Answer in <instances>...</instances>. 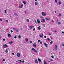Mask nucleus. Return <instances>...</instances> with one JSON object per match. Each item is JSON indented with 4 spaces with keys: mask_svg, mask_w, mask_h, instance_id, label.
I'll list each match as a JSON object with an SVG mask.
<instances>
[{
    "mask_svg": "<svg viewBox=\"0 0 64 64\" xmlns=\"http://www.w3.org/2000/svg\"><path fill=\"white\" fill-rule=\"evenodd\" d=\"M46 13H45L44 12H42V15L43 16H46Z\"/></svg>",
    "mask_w": 64,
    "mask_h": 64,
    "instance_id": "obj_1",
    "label": "nucleus"
},
{
    "mask_svg": "<svg viewBox=\"0 0 64 64\" xmlns=\"http://www.w3.org/2000/svg\"><path fill=\"white\" fill-rule=\"evenodd\" d=\"M32 51H34V52H36V53H37V51H36V50L34 48H32Z\"/></svg>",
    "mask_w": 64,
    "mask_h": 64,
    "instance_id": "obj_2",
    "label": "nucleus"
},
{
    "mask_svg": "<svg viewBox=\"0 0 64 64\" xmlns=\"http://www.w3.org/2000/svg\"><path fill=\"white\" fill-rule=\"evenodd\" d=\"M17 56H18V57H20V53H18L17 54Z\"/></svg>",
    "mask_w": 64,
    "mask_h": 64,
    "instance_id": "obj_3",
    "label": "nucleus"
},
{
    "mask_svg": "<svg viewBox=\"0 0 64 64\" xmlns=\"http://www.w3.org/2000/svg\"><path fill=\"white\" fill-rule=\"evenodd\" d=\"M3 46L4 48H5V47H8V45L6 44H5V45H3Z\"/></svg>",
    "mask_w": 64,
    "mask_h": 64,
    "instance_id": "obj_4",
    "label": "nucleus"
},
{
    "mask_svg": "<svg viewBox=\"0 0 64 64\" xmlns=\"http://www.w3.org/2000/svg\"><path fill=\"white\" fill-rule=\"evenodd\" d=\"M57 47H58V46L57 45H56L55 46V50H57Z\"/></svg>",
    "mask_w": 64,
    "mask_h": 64,
    "instance_id": "obj_5",
    "label": "nucleus"
},
{
    "mask_svg": "<svg viewBox=\"0 0 64 64\" xmlns=\"http://www.w3.org/2000/svg\"><path fill=\"white\" fill-rule=\"evenodd\" d=\"M35 63H36V64H38V62L37 60L36 59L35 60Z\"/></svg>",
    "mask_w": 64,
    "mask_h": 64,
    "instance_id": "obj_6",
    "label": "nucleus"
},
{
    "mask_svg": "<svg viewBox=\"0 0 64 64\" xmlns=\"http://www.w3.org/2000/svg\"><path fill=\"white\" fill-rule=\"evenodd\" d=\"M37 22L38 23H40V20L39 19L37 20Z\"/></svg>",
    "mask_w": 64,
    "mask_h": 64,
    "instance_id": "obj_7",
    "label": "nucleus"
},
{
    "mask_svg": "<svg viewBox=\"0 0 64 64\" xmlns=\"http://www.w3.org/2000/svg\"><path fill=\"white\" fill-rule=\"evenodd\" d=\"M34 27V26H30V29H32V28H33Z\"/></svg>",
    "mask_w": 64,
    "mask_h": 64,
    "instance_id": "obj_8",
    "label": "nucleus"
},
{
    "mask_svg": "<svg viewBox=\"0 0 64 64\" xmlns=\"http://www.w3.org/2000/svg\"><path fill=\"white\" fill-rule=\"evenodd\" d=\"M43 34H42V35H40V37H41V38H42V37H43Z\"/></svg>",
    "mask_w": 64,
    "mask_h": 64,
    "instance_id": "obj_9",
    "label": "nucleus"
},
{
    "mask_svg": "<svg viewBox=\"0 0 64 64\" xmlns=\"http://www.w3.org/2000/svg\"><path fill=\"white\" fill-rule=\"evenodd\" d=\"M18 63H21V62H22V60H19L18 61Z\"/></svg>",
    "mask_w": 64,
    "mask_h": 64,
    "instance_id": "obj_10",
    "label": "nucleus"
},
{
    "mask_svg": "<svg viewBox=\"0 0 64 64\" xmlns=\"http://www.w3.org/2000/svg\"><path fill=\"white\" fill-rule=\"evenodd\" d=\"M38 60L40 62H41V60L39 58H38Z\"/></svg>",
    "mask_w": 64,
    "mask_h": 64,
    "instance_id": "obj_11",
    "label": "nucleus"
},
{
    "mask_svg": "<svg viewBox=\"0 0 64 64\" xmlns=\"http://www.w3.org/2000/svg\"><path fill=\"white\" fill-rule=\"evenodd\" d=\"M44 44L45 46H46V47H47V44H46V43H44Z\"/></svg>",
    "mask_w": 64,
    "mask_h": 64,
    "instance_id": "obj_12",
    "label": "nucleus"
},
{
    "mask_svg": "<svg viewBox=\"0 0 64 64\" xmlns=\"http://www.w3.org/2000/svg\"><path fill=\"white\" fill-rule=\"evenodd\" d=\"M8 37H11V35L10 34H8Z\"/></svg>",
    "mask_w": 64,
    "mask_h": 64,
    "instance_id": "obj_13",
    "label": "nucleus"
},
{
    "mask_svg": "<svg viewBox=\"0 0 64 64\" xmlns=\"http://www.w3.org/2000/svg\"><path fill=\"white\" fill-rule=\"evenodd\" d=\"M25 40L26 42H28V38H26Z\"/></svg>",
    "mask_w": 64,
    "mask_h": 64,
    "instance_id": "obj_14",
    "label": "nucleus"
},
{
    "mask_svg": "<svg viewBox=\"0 0 64 64\" xmlns=\"http://www.w3.org/2000/svg\"><path fill=\"white\" fill-rule=\"evenodd\" d=\"M58 4H59L60 5H61V1H59Z\"/></svg>",
    "mask_w": 64,
    "mask_h": 64,
    "instance_id": "obj_15",
    "label": "nucleus"
},
{
    "mask_svg": "<svg viewBox=\"0 0 64 64\" xmlns=\"http://www.w3.org/2000/svg\"><path fill=\"white\" fill-rule=\"evenodd\" d=\"M6 52L7 53L8 52V49H6Z\"/></svg>",
    "mask_w": 64,
    "mask_h": 64,
    "instance_id": "obj_16",
    "label": "nucleus"
},
{
    "mask_svg": "<svg viewBox=\"0 0 64 64\" xmlns=\"http://www.w3.org/2000/svg\"><path fill=\"white\" fill-rule=\"evenodd\" d=\"M33 45L34 46H35V47H36V44H33Z\"/></svg>",
    "mask_w": 64,
    "mask_h": 64,
    "instance_id": "obj_17",
    "label": "nucleus"
},
{
    "mask_svg": "<svg viewBox=\"0 0 64 64\" xmlns=\"http://www.w3.org/2000/svg\"><path fill=\"white\" fill-rule=\"evenodd\" d=\"M40 27V26L38 27V30H40V29H41V28Z\"/></svg>",
    "mask_w": 64,
    "mask_h": 64,
    "instance_id": "obj_18",
    "label": "nucleus"
},
{
    "mask_svg": "<svg viewBox=\"0 0 64 64\" xmlns=\"http://www.w3.org/2000/svg\"><path fill=\"white\" fill-rule=\"evenodd\" d=\"M35 5H38V4L37 2H35Z\"/></svg>",
    "mask_w": 64,
    "mask_h": 64,
    "instance_id": "obj_19",
    "label": "nucleus"
},
{
    "mask_svg": "<svg viewBox=\"0 0 64 64\" xmlns=\"http://www.w3.org/2000/svg\"><path fill=\"white\" fill-rule=\"evenodd\" d=\"M42 21H43V22H45V20L44 18H43L42 19Z\"/></svg>",
    "mask_w": 64,
    "mask_h": 64,
    "instance_id": "obj_20",
    "label": "nucleus"
},
{
    "mask_svg": "<svg viewBox=\"0 0 64 64\" xmlns=\"http://www.w3.org/2000/svg\"><path fill=\"white\" fill-rule=\"evenodd\" d=\"M23 3L24 4H26V2H25V1L23 2Z\"/></svg>",
    "mask_w": 64,
    "mask_h": 64,
    "instance_id": "obj_21",
    "label": "nucleus"
},
{
    "mask_svg": "<svg viewBox=\"0 0 64 64\" xmlns=\"http://www.w3.org/2000/svg\"><path fill=\"white\" fill-rule=\"evenodd\" d=\"M44 64H47V63L45 61L44 62Z\"/></svg>",
    "mask_w": 64,
    "mask_h": 64,
    "instance_id": "obj_22",
    "label": "nucleus"
},
{
    "mask_svg": "<svg viewBox=\"0 0 64 64\" xmlns=\"http://www.w3.org/2000/svg\"><path fill=\"white\" fill-rule=\"evenodd\" d=\"M18 38L19 39H20L21 38V36L20 35L18 36Z\"/></svg>",
    "mask_w": 64,
    "mask_h": 64,
    "instance_id": "obj_23",
    "label": "nucleus"
},
{
    "mask_svg": "<svg viewBox=\"0 0 64 64\" xmlns=\"http://www.w3.org/2000/svg\"><path fill=\"white\" fill-rule=\"evenodd\" d=\"M14 15L15 16H18V15H17V14L16 13L14 14Z\"/></svg>",
    "mask_w": 64,
    "mask_h": 64,
    "instance_id": "obj_24",
    "label": "nucleus"
},
{
    "mask_svg": "<svg viewBox=\"0 0 64 64\" xmlns=\"http://www.w3.org/2000/svg\"><path fill=\"white\" fill-rule=\"evenodd\" d=\"M47 40L48 41H50V39H49V38H47Z\"/></svg>",
    "mask_w": 64,
    "mask_h": 64,
    "instance_id": "obj_25",
    "label": "nucleus"
},
{
    "mask_svg": "<svg viewBox=\"0 0 64 64\" xmlns=\"http://www.w3.org/2000/svg\"><path fill=\"white\" fill-rule=\"evenodd\" d=\"M61 13H60L59 15H58L59 17H60L61 16Z\"/></svg>",
    "mask_w": 64,
    "mask_h": 64,
    "instance_id": "obj_26",
    "label": "nucleus"
},
{
    "mask_svg": "<svg viewBox=\"0 0 64 64\" xmlns=\"http://www.w3.org/2000/svg\"><path fill=\"white\" fill-rule=\"evenodd\" d=\"M26 20H27V21H28V22H29V19H27Z\"/></svg>",
    "mask_w": 64,
    "mask_h": 64,
    "instance_id": "obj_27",
    "label": "nucleus"
},
{
    "mask_svg": "<svg viewBox=\"0 0 64 64\" xmlns=\"http://www.w3.org/2000/svg\"><path fill=\"white\" fill-rule=\"evenodd\" d=\"M47 20H49V19L48 18H45Z\"/></svg>",
    "mask_w": 64,
    "mask_h": 64,
    "instance_id": "obj_28",
    "label": "nucleus"
},
{
    "mask_svg": "<svg viewBox=\"0 0 64 64\" xmlns=\"http://www.w3.org/2000/svg\"><path fill=\"white\" fill-rule=\"evenodd\" d=\"M15 30L16 31V32H18V29H16Z\"/></svg>",
    "mask_w": 64,
    "mask_h": 64,
    "instance_id": "obj_29",
    "label": "nucleus"
},
{
    "mask_svg": "<svg viewBox=\"0 0 64 64\" xmlns=\"http://www.w3.org/2000/svg\"><path fill=\"white\" fill-rule=\"evenodd\" d=\"M4 13H6V14L7 13V12L6 10H4Z\"/></svg>",
    "mask_w": 64,
    "mask_h": 64,
    "instance_id": "obj_30",
    "label": "nucleus"
},
{
    "mask_svg": "<svg viewBox=\"0 0 64 64\" xmlns=\"http://www.w3.org/2000/svg\"><path fill=\"white\" fill-rule=\"evenodd\" d=\"M17 37V36H14V38L15 39H16Z\"/></svg>",
    "mask_w": 64,
    "mask_h": 64,
    "instance_id": "obj_31",
    "label": "nucleus"
},
{
    "mask_svg": "<svg viewBox=\"0 0 64 64\" xmlns=\"http://www.w3.org/2000/svg\"><path fill=\"white\" fill-rule=\"evenodd\" d=\"M55 2L56 3H57V0H54Z\"/></svg>",
    "mask_w": 64,
    "mask_h": 64,
    "instance_id": "obj_32",
    "label": "nucleus"
},
{
    "mask_svg": "<svg viewBox=\"0 0 64 64\" xmlns=\"http://www.w3.org/2000/svg\"><path fill=\"white\" fill-rule=\"evenodd\" d=\"M40 40H38V43H39V42H40Z\"/></svg>",
    "mask_w": 64,
    "mask_h": 64,
    "instance_id": "obj_33",
    "label": "nucleus"
},
{
    "mask_svg": "<svg viewBox=\"0 0 64 64\" xmlns=\"http://www.w3.org/2000/svg\"><path fill=\"white\" fill-rule=\"evenodd\" d=\"M51 57L52 58H54V56H51Z\"/></svg>",
    "mask_w": 64,
    "mask_h": 64,
    "instance_id": "obj_34",
    "label": "nucleus"
},
{
    "mask_svg": "<svg viewBox=\"0 0 64 64\" xmlns=\"http://www.w3.org/2000/svg\"><path fill=\"white\" fill-rule=\"evenodd\" d=\"M53 43V42L52 41H51L50 42V44H52V43Z\"/></svg>",
    "mask_w": 64,
    "mask_h": 64,
    "instance_id": "obj_35",
    "label": "nucleus"
},
{
    "mask_svg": "<svg viewBox=\"0 0 64 64\" xmlns=\"http://www.w3.org/2000/svg\"><path fill=\"white\" fill-rule=\"evenodd\" d=\"M35 22L36 23V24H37V22H36V20H34Z\"/></svg>",
    "mask_w": 64,
    "mask_h": 64,
    "instance_id": "obj_36",
    "label": "nucleus"
},
{
    "mask_svg": "<svg viewBox=\"0 0 64 64\" xmlns=\"http://www.w3.org/2000/svg\"><path fill=\"white\" fill-rule=\"evenodd\" d=\"M58 24H61V22H58Z\"/></svg>",
    "mask_w": 64,
    "mask_h": 64,
    "instance_id": "obj_37",
    "label": "nucleus"
},
{
    "mask_svg": "<svg viewBox=\"0 0 64 64\" xmlns=\"http://www.w3.org/2000/svg\"><path fill=\"white\" fill-rule=\"evenodd\" d=\"M3 41H6V40L4 38L3 39Z\"/></svg>",
    "mask_w": 64,
    "mask_h": 64,
    "instance_id": "obj_38",
    "label": "nucleus"
},
{
    "mask_svg": "<svg viewBox=\"0 0 64 64\" xmlns=\"http://www.w3.org/2000/svg\"><path fill=\"white\" fill-rule=\"evenodd\" d=\"M6 22L7 23H8V20H6Z\"/></svg>",
    "mask_w": 64,
    "mask_h": 64,
    "instance_id": "obj_39",
    "label": "nucleus"
},
{
    "mask_svg": "<svg viewBox=\"0 0 64 64\" xmlns=\"http://www.w3.org/2000/svg\"><path fill=\"white\" fill-rule=\"evenodd\" d=\"M33 31L35 30V28H34L33 30Z\"/></svg>",
    "mask_w": 64,
    "mask_h": 64,
    "instance_id": "obj_40",
    "label": "nucleus"
},
{
    "mask_svg": "<svg viewBox=\"0 0 64 64\" xmlns=\"http://www.w3.org/2000/svg\"><path fill=\"white\" fill-rule=\"evenodd\" d=\"M10 44H11L12 43V42H10Z\"/></svg>",
    "mask_w": 64,
    "mask_h": 64,
    "instance_id": "obj_41",
    "label": "nucleus"
},
{
    "mask_svg": "<svg viewBox=\"0 0 64 64\" xmlns=\"http://www.w3.org/2000/svg\"><path fill=\"white\" fill-rule=\"evenodd\" d=\"M51 61H53V60H52V59H51L50 60Z\"/></svg>",
    "mask_w": 64,
    "mask_h": 64,
    "instance_id": "obj_42",
    "label": "nucleus"
},
{
    "mask_svg": "<svg viewBox=\"0 0 64 64\" xmlns=\"http://www.w3.org/2000/svg\"><path fill=\"white\" fill-rule=\"evenodd\" d=\"M13 30H16V29L15 28H13Z\"/></svg>",
    "mask_w": 64,
    "mask_h": 64,
    "instance_id": "obj_43",
    "label": "nucleus"
},
{
    "mask_svg": "<svg viewBox=\"0 0 64 64\" xmlns=\"http://www.w3.org/2000/svg\"><path fill=\"white\" fill-rule=\"evenodd\" d=\"M22 6H20V8H22Z\"/></svg>",
    "mask_w": 64,
    "mask_h": 64,
    "instance_id": "obj_44",
    "label": "nucleus"
},
{
    "mask_svg": "<svg viewBox=\"0 0 64 64\" xmlns=\"http://www.w3.org/2000/svg\"><path fill=\"white\" fill-rule=\"evenodd\" d=\"M10 32H11V33H12L13 32V31H12V30H11Z\"/></svg>",
    "mask_w": 64,
    "mask_h": 64,
    "instance_id": "obj_45",
    "label": "nucleus"
},
{
    "mask_svg": "<svg viewBox=\"0 0 64 64\" xmlns=\"http://www.w3.org/2000/svg\"><path fill=\"white\" fill-rule=\"evenodd\" d=\"M24 62H25V61H24V60H23L22 63H24Z\"/></svg>",
    "mask_w": 64,
    "mask_h": 64,
    "instance_id": "obj_46",
    "label": "nucleus"
},
{
    "mask_svg": "<svg viewBox=\"0 0 64 64\" xmlns=\"http://www.w3.org/2000/svg\"><path fill=\"white\" fill-rule=\"evenodd\" d=\"M12 55H15V54H14V53H12Z\"/></svg>",
    "mask_w": 64,
    "mask_h": 64,
    "instance_id": "obj_47",
    "label": "nucleus"
},
{
    "mask_svg": "<svg viewBox=\"0 0 64 64\" xmlns=\"http://www.w3.org/2000/svg\"><path fill=\"white\" fill-rule=\"evenodd\" d=\"M30 43H32V41H30Z\"/></svg>",
    "mask_w": 64,
    "mask_h": 64,
    "instance_id": "obj_48",
    "label": "nucleus"
},
{
    "mask_svg": "<svg viewBox=\"0 0 64 64\" xmlns=\"http://www.w3.org/2000/svg\"><path fill=\"white\" fill-rule=\"evenodd\" d=\"M62 34H64V32H62Z\"/></svg>",
    "mask_w": 64,
    "mask_h": 64,
    "instance_id": "obj_49",
    "label": "nucleus"
},
{
    "mask_svg": "<svg viewBox=\"0 0 64 64\" xmlns=\"http://www.w3.org/2000/svg\"><path fill=\"white\" fill-rule=\"evenodd\" d=\"M5 61V59H3V61Z\"/></svg>",
    "mask_w": 64,
    "mask_h": 64,
    "instance_id": "obj_50",
    "label": "nucleus"
},
{
    "mask_svg": "<svg viewBox=\"0 0 64 64\" xmlns=\"http://www.w3.org/2000/svg\"><path fill=\"white\" fill-rule=\"evenodd\" d=\"M52 22H54V21H53V20H52Z\"/></svg>",
    "mask_w": 64,
    "mask_h": 64,
    "instance_id": "obj_51",
    "label": "nucleus"
},
{
    "mask_svg": "<svg viewBox=\"0 0 64 64\" xmlns=\"http://www.w3.org/2000/svg\"><path fill=\"white\" fill-rule=\"evenodd\" d=\"M44 38H46V36H44Z\"/></svg>",
    "mask_w": 64,
    "mask_h": 64,
    "instance_id": "obj_52",
    "label": "nucleus"
},
{
    "mask_svg": "<svg viewBox=\"0 0 64 64\" xmlns=\"http://www.w3.org/2000/svg\"><path fill=\"white\" fill-rule=\"evenodd\" d=\"M21 6H23V4H22L21 5Z\"/></svg>",
    "mask_w": 64,
    "mask_h": 64,
    "instance_id": "obj_53",
    "label": "nucleus"
},
{
    "mask_svg": "<svg viewBox=\"0 0 64 64\" xmlns=\"http://www.w3.org/2000/svg\"><path fill=\"white\" fill-rule=\"evenodd\" d=\"M40 44H42V42H40Z\"/></svg>",
    "mask_w": 64,
    "mask_h": 64,
    "instance_id": "obj_54",
    "label": "nucleus"
},
{
    "mask_svg": "<svg viewBox=\"0 0 64 64\" xmlns=\"http://www.w3.org/2000/svg\"><path fill=\"white\" fill-rule=\"evenodd\" d=\"M0 21H2V20L1 19H0Z\"/></svg>",
    "mask_w": 64,
    "mask_h": 64,
    "instance_id": "obj_55",
    "label": "nucleus"
},
{
    "mask_svg": "<svg viewBox=\"0 0 64 64\" xmlns=\"http://www.w3.org/2000/svg\"><path fill=\"white\" fill-rule=\"evenodd\" d=\"M62 45L63 46H64V44H62Z\"/></svg>",
    "mask_w": 64,
    "mask_h": 64,
    "instance_id": "obj_56",
    "label": "nucleus"
},
{
    "mask_svg": "<svg viewBox=\"0 0 64 64\" xmlns=\"http://www.w3.org/2000/svg\"><path fill=\"white\" fill-rule=\"evenodd\" d=\"M24 12H25V13H26V11H24Z\"/></svg>",
    "mask_w": 64,
    "mask_h": 64,
    "instance_id": "obj_57",
    "label": "nucleus"
},
{
    "mask_svg": "<svg viewBox=\"0 0 64 64\" xmlns=\"http://www.w3.org/2000/svg\"><path fill=\"white\" fill-rule=\"evenodd\" d=\"M54 32H57V31H56V30H55L54 31Z\"/></svg>",
    "mask_w": 64,
    "mask_h": 64,
    "instance_id": "obj_58",
    "label": "nucleus"
},
{
    "mask_svg": "<svg viewBox=\"0 0 64 64\" xmlns=\"http://www.w3.org/2000/svg\"><path fill=\"white\" fill-rule=\"evenodd\" d=\"M48 62H49V63H50V61H48Z\"/></svg>",
    "mask_w": 64,
    "mask_h": 64,
    "instance_id": "obj_59",
    "label": "nucleus"
},
{
    "mask_svg": "<svg viewBox=\"0 0 64 64\" xmlns=\"http://www.w3.org/2000/svg\"><path fill=\"white\" fill-rule=\"evenodd\" d=\"M55 13H56V11H55Z\"/></svg>",
    "mask_w": 64,
    "mask_h": 64,
    "instance_id": "obj_60",
    "label": "nucleus"
},
{
    "mask_svg": "<svg viewBox=\"0 0 64 64\" xmlns=\"http://www.w3.org/2000/svg\"><path fill=\"white\" fill-rule=\"evenodd\" d=\"M49 35H51V34H50Z\"/></svg>",
    "mask_w": 64,
    "mask_h": 64,
    "instance_id": "obj_61",
    "label": "nucleus"
},
{
    "mask_svg": "<svg viewBox=\"0 0 64 64\" xmlns=\"http://www.w3.org/2000/svg\"><path fill=\"white\" fill-rule=\"evenodd\" d=\"M22 19H24V17H22Z\"/></svg>",
    "mask_w": 64,
    "mask_h": 64,
    "instance_id": "obj_62",
    "label": "nucleus"
},
{
    "mask_svg": "<svg viewBox=\"0 0 64 64\" xmlns=\"http://www.w3.org/2000/svg\"><path fill=\"white\" fill-rule=\"evenodd\" d=\"M35 1H37V0H35Z\"/></svg>",
    "mask_w": 64,
    "mask_h": 64,
    "instance_id": "obj_63",
    "label": "nucleus"
},
{
    "mask_svg": "<svg viewBox=\"0 0 64 64\" xmlns=\"http://www.w3.org/2000/svg\"><path fill=\"white\" fill-rule=\"evenodd\" d=\"M44 27H45V26L44 25Z\"/></svg>",
    "mask_w": 64,
    "mask_h": 64,
    "instance_id": "obj_64",
    "label": "nucleus"
}]
</instances>
